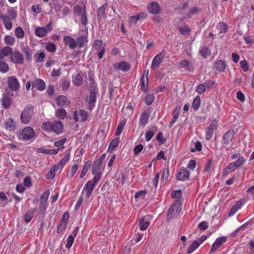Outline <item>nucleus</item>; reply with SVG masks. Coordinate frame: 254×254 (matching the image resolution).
I'll use <instances>...</instances> for the list:
<instances>
[{
  "mask_svg": "<svg viewBox=\"0 0 254 254\" xmlns=\"http://www.w3.org/2000/svg\"><path fill=\"white\" fill-rule=\"evenodd\" d=\"M226 237H221L216 239L213 244L212 245L211 249L210 250L211 253L215 252L217 249L219 248L223 243L226 241Z\"/></svg>",
  "mask_w": 254,
  "mask_h": 254,
  "instance_id": "nucleus-10",
  "label": "nucleus"
},
{
  "mask_svg": "<svg viewBox=\"0 0 254 254\" xmlns=\"http://www.w3.org/2000/svg\"><path fill=\"white\" fill-rule=\"evenodd\" d=\"M7 85L11 91H16L19 90L20 84L18 79L15 76H10L7 78Z\"/></svg>",
  "mask_w": 254,
  "mask_h": 254,
  "instance_id": "nucleus-3",
  "label": "nucleus"
},
{
  "mask_svg": "<svg viewBox=\"0 0 254 254\" xmlns=\"http://www.w3.org/2000/svg\"><path fill=\"white\" fill-rule=\"evenodd\" d=\"M96 99V92L94 91L91 92L89 97L87 98L88 103V109L91 110L95 106V103Z\"/></svg>",
  "mask_w": 254,
  "mask_h": 254,
  "instance_id": "nucleus-16",
  "label": "nucleus"
},
{
  "mask_svg": "<svg viewBox=\"0 0 254 254\" xmlns=\"http://www.w3.org/2000/svg\"><path fill=\"white\" fill-rule=\"evenodd\" d=\"M15 36L18 38H22L24 37V33L21 27H17L15 30Z\"/></svg>",
  "mask_w": 254,
  "mask_h": 254,
  "instance_id": "nucleus-46",
  "label": "nucleus"
},
{
  "mask_svg": "<svg viewBox=\"0 0 254 254\" xmlns=\"http://www.w3.org/2000/svg\"><path fill=\"white\" fill-rule=\"evenodd\" d=\"M69 159V154H66L64 156V158L60 160L59 163H60V166H62L63 167L65 164V163L68 161Z\"/></svg>",
  "mask_w": 254,
  "mask_h": 254,
  "instance_id": "nucleus-59",
  "label": "nucleus"
},
{
  "mask_svg": "<svg viewBox=\"0 0 254 254\" xmlns=\"http://www.w3.org/2000/svg\"><path fill=\"white\" fill-rule=\"evenodd\" d=\"M33 215L34 213L32 210H28L23 217L24 221L26 223H29L32 219Z\"/></svg>",
  "mask_w": 254,
  "mask_h": 254,
  "instance_id": "nucleus-33",
  "label": "nucleus"
},
{
  "mask_svg": "<svg viewBox=\"0 0 254 254\" xmlns=\"http://www.w3.org/2000/svg\"><path fill=\"white\" fill-rule=\"evenodd\" d=\"M245 159L242 156H239L238 159L234 162L230 163L223 171V175L225 176L229 174L236 169L244 164Z\"/></svg>",
  "mask_w": 254,
  "mask_h": 254,
  "instance_id": "nucleus-1",
  "label": "nucleus"
},
{
  "mask_svg": "<svg viewBox=\"0 0 254 254\" xmlns=\"http://www.w3.org/2000/svg\"><path fill=\"white\" fill-rule=\"evenodd\" d=\"M10 60L14 64H21L23 63L24 58L20 52L15 51L12 52L10 57Z\"/></svg>",
  "mask_w": 254,
  "mask_h": 254,
  "instance_id": "nucleus-5",
  "label": "nucleus"
},
{
  "mask_svg": "<svg viewBox=\"0 0 254 254\" xmlns=\"http://www.w3.org/2000/svg\"><path fill=\"white\" fill-rule=\"evenodd\" d=\"M87 39L84 36L80 35L77 38V44L79 47H82L87 42Z\"/></svg>",
  "mask_w": 254,
  "mask_h": 254,
  "instance_id": "nucleus-43",
  "label": "nucleus"
},
{
  "mask_svg": "<svg viewBox=\"0 0 254 254\" xmlns=\"http://www.w3.org/2000/svg\"><path fill=\"white\" fill-rule=\"evenodd\" d=\"M234 135V131L230 129L227 131L223 136L224 143L229 144L232 140Z\"/></svg>",
  "mask_w": 254,
  "mask_h": 254,
  "instance_id": "nucleus-15",
  "label": "nucleus"
},
{
  "mask_svg": "<svg viewBox=\"0 0 254 254\" xmlns=\"http://www.w3.org/2000/svg\"><path fill=\"white\" fill-rule=\"evenodd\" d=\"M4 41L7 45H12L15 42V38L10 35H6L5 36Z\"/></svg>",
  "mask_w": 254,
  "mask_h": 254,
  "instance_id": "nucleus-47",
  "label": "nucleus"
},
{
  "mask_svg": "<svg viewBox=\"0 0 254 254\" xmlns=\"http://www.w3.org/2000/svg\"><path fill=\"white\" fill-rule=\"evenodd\" d=\"M91 164V163L90 161H88L85 163V165H84L83 170L81 172V173L80 174V178H82L85 176V175L90 168Z\"/></svg>",
  "mask_w": 254,
  "mask_h": 254,
  "instance_id": "nucleus-35",
  "label": "nucleus"
},
{
  "mask_svg": "<svg viewBox=\"0 0 254 254\" xmlns=\"http://www.w3.org/2000/svg\"><path fill=\"white\" fill-rule=\"evenodd\" d=\"M80 22L84 26L86 25L87 24V18L85 10L83 11V14L81 15Z\"/></svg>",
  "mask_w": 254,
  "mask_h": 254,
  "instance_id": "nucleus-56",
  "label": "nucleus"
},
{
  "mask_svg": "<svg viewBox=\"0 0 254 254\" xmlns=\"http://www.w3.org/2000/svg\"><path fill=\"white\" fill-rule=\"evenodd\" d=\"M83 78L82 75L77 73L72 75V82L76 86H79L82 83Z\"/></svg>",
  "mask_w": 254,
  "mask_h": 254,
  "instance_id": "nucleus-24",
  "label": "nucleus"
},
{
  "mask_svg": "<svg viewBox=\"0 0 254 254\" xmlns=\"http://www.w3.org/2000/svg\"><path fill=\"white\" fill-rule=\"evenodd\" d=\"M182 190H174L171 193V196L174 198H180L181 196Z\"/></svg>",
  "mask_w": 254,
  "mask_h": 254,
  "instance_id": "nucleus-60",
  "label": "nucleus"
},
{
  "mask_svg": "<svg viewBox=\"0 0 254 254\" xmlns=\"http://www.w3.org/2000/svg\"><path fill=\"white\" fill-rule=\"evenodd\" d=\"M22 135L25 139H30L34 137L35 132L31 127H26L22 130Z\"/></svg>",
  "mask_w": 254,
  "mask_h": 254,
  "instance_id": "nucleus-7",
  "label": "nucleus"
},
{
  "mask_svg": "<svg viewBox=\"0 0 254 254\" xmlns=\"http://www.w3.org/2000/svg\"><path fill=\"white\" fill-rule=\"evenodd\" d=\"M5 126L6 128L11 130L14 128L13 120L12 118H9L6 122Z\"/></svg>",
  "mask_w": 254,
  "mask_h": 254,
  "instance_id": "nucleus-50",
  "label": "nucleus"
},
{
  "mask_svg": "<svg viewBox=\"0 0 254 254\" xmlns=\"http://www.w3.org/2000/svg\"><path fill=\"white\" fill-rule=\"evenodd\" d=\"M56 101L58 105L60 107L67 106L70 104L67 98L64 95L59 96L56 99Z\"/></svg>",
  "mask_w": 254,
  "mask_h": 254,
  "instance_id": "nucleus-14",
  "label": "nucleus"
},
{
  "mask_svg": "<svg viewBox=\"0 0 254 254\" xmlns=\"http://www.w3.org/2000/svg\"><path fill=\"white\" fill-rule=\"evenodd\" d=\"M12 52V49L10 47L6 46L0 50V56L3 58L9 55L11 56Z\"/></svg>",
  "mask_w": 254,
  "mask_h": 254,
  "instance_id": "nucleus-22",
  "label": "nucleus"
},
{
  "mask_svg": "<svg viewBox=\"0 0 254 254\" xmlns=\"http://www.w3.org/2000/svg\"><path fill=\"white\" fill-rule=\"evenodd\" d=\"M94 175L95 176L93 180H90L89 181H90L91 184H94V186H95L101 179V173H98Z\"/></svg>",
  "mask_w": 254,
  "mask_h": 254,
  "instance_id": "nucleus-55",
  "label": "nucleus"
},
{
  "mask_svg": "<svg viewBox=\"0 0 254 254\" xmlns=\"http://www.w3.org/2000/svg\"><path fill=\"white\" fill-rule=\"evenodd\" d=\"M0 102L2 107L5 109L9 108L12 104L11 98L6 94H3Z\"/></svg>",
  "mask_w": 254,
  "mask_h": 254,
  "instance_id": "nucleus-9",
  "label": "nucleus"
},
{
  "mask_svg": "<svg viewBox=\"0 0 254 254\" xmlns=\"http://www.w3.org/2000/svg\"><path fill=\"white\" fill-rule=\"evenodd\" d=\"M80 121L81 122L85 121L87 119V113L84 110H79L78 112Z\"/></svg>",
  "mask_w": 254,
  "mask_h": 254,
  "instance_id": "nucleus-49",
  "label": "nucleus"
},
{
  "mask_svg": "<svg viewBox=\"0 0 254 254\" xmlns=\"http://www.w3.org/2000/svg\"><path fill=\"white\" fill-rule=\"evenodd\" d=\"M119 142H120L119 138L117 137V138H115V139H114L109 144V147L108 148V151L109 152L113 151L116 147H117L118 146V145L119 144Z\"/></svg>",
  "mask_w": 254,
  "mask_h": 254,
  "instance_id": "nucleus-28",
  "label": "nucleus"
},
{
  "mask_svg": "<svg viewBox=\"0 0 254 254\" xmlns=\"http://www.w3.org/2000/svg\"><path fill=\"white\" fill-rule=\"evenodd\" d=\"M101 164L98 162H94L92 167V171L93 174L101 173L99 171L101 168Z\"/></svg>",
  "mask_w": 254,
  "mask_h": 254,
  "instance_id": "nucleus-36",
  "label": "nucleus"
},
{
  "mask_svg": "<svg viewBox=\"0 0 254 254\" xmlns=\"http://www.w3.org/2000/svg\"><path fill=\"white\" fill-rule=\"evenodd\" d=\"M107 6V4H104L101 7H100L98 9L97 13V20L98 21H100L102 17H105V9Z\"/></svg>",
  "mask_w": 254,
  "mask_h": 254,
  "instance_id": "nucleus-23",
  "label": "nucleus"
},
{
  "mask_svg": "<svg viewBox=\"0 0 254 254\" xmlns=\"http://www.w3.org/2000/svg\"><path fill=\"white\" fill-rule=\"evenodd\" d=\"M200 245L199 242L197 241H194L189 247L188 250V254H190L195 251Z\"/></svg>",
  "mask_w": 254,
  "mask_h": 254,
  "instance_id": "nucleus-32",
  "label": "nucleus"
},
{
  "mask_svg": "<svg viewBox=\"0 0 254 254\" xmlns=\"http://www.w3.org/2000/svg\"><path fill=\"white\" fill-rule=\"evenodd\" d=\"M9 66L5 62L3 61L0 62V72L6 73L9 70Z\"/></svg>",
  "mask_w": 254,
  "mask_h": 254,
  "instance_id": "nucleus-39",
  "label": "nucleus"
},
{
  "mask_svg": "<svg viewBox=\"0 0 254 254\" xmlns=\"http://www.w3.org/2000/svg\"><path fill=\"white\" fill-rule=\"evenodd\" d=\"M154 134L153 131L147 130L145 133V139L146 141H149L151 140Z\"/></svg>",
  "mask_w": 254,
  "mask_h": 254,
  "instance_id": "nucleus-64",
  "label": "nucleus"
},
{
  "mask_svg": "<svg viewBox=\"0 0 254 254\" xmlns=\"http://www.w3.org/2000/svg\"><path fill=\"white\" fill-rule=\"evenodd\" d=\"M69 83L67 80H64L60 82V87L63 91L67 90L69 88Z\"/></svg>",
  "mask_w": 254,
  "mask_h": 254,
  "instance_id": "nucleus-45",
  "label": "nucleus"
},
{
  "mask_svg": "<svg viewBox=\"0 0 254 254\" xmlns=\"http://www.w3.org/2000/svg\"><path fill=\"white\" fill-rule=\"evenodd\" d=\"M217 127V123L216 121H213L211 122L209 126L207 127L205 137L207 140H210L212 138L214 131L216 130Z\"/></svg>",
  "mask_w": 254,
  "mask_h": 254,
  "instance_id": "nucleus-6",
  "label": "nucleus"
},
{
  "mask_svg": "<svg viewBox=\"0 0 254 254\" xmlns=\"http://www.w3.org/2000/svg\"><path fill=\"white\" fill-rule=\"evenodd\" d=\"M69 218V215L68 213L65 212L63 215L62 220L61 221L60 224H61V225H62L63 227H65L67 223V221Z\"/></svg>",
  "mask_w": 254,
  "mask_h": 254,
  "instance_id": "nucleus-44",
  "label": "nucleus"
},
{
  "mask_svg": "<svg viewBox=\"0 0 254 254\" xmlns=\"http://www.w3.org/2000/svg\"><path fill=\"white\" fill-rule=\"evenodd\" d=\"M148 10L150 13L156 14L160 11V6L158 3L155 1L150 2L148 5Z\"/></svg>",
  "mask_w": 254,
  "mask_h": 254,
  "instance_id": "nucleus-12",
  "label": "nucleus"
},
{
  "mask_svg": "<svg viewBox=\"0 0 254 254\" xmlns=\"http://www.w3.org/2000/svg\"><path fill=\"white\" fill-rule=\"evenodd\" d=\"M200 11V9L198 7L194 6L191 8L189 10L188 17H190L192 15L196 14L197 13L199 12Z\"/></svg>",
  "mask_w": 254,
  "mask_h": 254,
  "instance_id": "nucleus-52",
  "label": "nucleus"
},
{
  "mask_svg": "<svg viewBox=\"0 0 254 254\" xmlns=\"http://www.w3.org/2000/svg\"><path fill=\"white\" fill-rule=\"evenodd\" d=\"M10 18L9 17H7L5 15H4L2 17V19H1L5 27L7 30L11 29L12 27V22L10 21Z\"/></svg>",
  "mask_w": 254,
  "mask_h": 254,
  "instance_id": "nucleus-25",
  "label": "nucleus"
},
{
  "mask_svg": "<svg viewBox=\"0 0 254 254\" xmlns=\"http://www.w3.org/2000/svg\"><path fill=\"white\" fill-rule=\"evenodd\" d=\"M57 116L60 119H64L66 116V112L64 109H58L56 111Z\"/></svg>",
  "mask_w": 254,
  "mask_h": 254,
  "instance_id": "nucleus-38",
  "label": "nucleus"
},
{
  "mask_svg": "<svg viewBox=\"0 0 254 254\" xmlns=\"http://www.w3.org/2000/svg\"><path fill=\"white\" fill-rule=\"evenodd\" d=\"M148 77H146V80H145L144 78V75H143L141 79V89L144 92H146L148 89Z\"/></svg>",
  "mask_w": 254,
  "mask_h": 254,
  "instance_id": "nucleus-37",
  "label": "nucleus"
},
{
  "mask_svg": "<svg viewBox=\"0 0 254 254\" xmlns=\"http://www.w3.org/2000/svg\"><path fill=\"white\" fill-rule=\"evenodd\" d=\"M200 105V98L199 96H197L193 100L192 102V108L194 110H196L198 109Z\"/></svg>",
  "mask_w": 254,
  "mask_h": 254,
  "instance_id": "nucleus-41",
  "label": "nucleus"
},
{
  "mask_svg": "<svg viewBox=\"0 0 254 254\" xmlns=\"http://www.w3.org/2000/svg\"><path fill=\"white\" fill-rule=\"evenodd\" d=\"M189 171L186 169L182 168L178 173L177 178L179 181H185L189 179Z\"/></svg>",
  "mask_w": 254,
  "mask_h": 254,
  "instance_id": "nucleus-8",
  "label": "nucleus"
},
{
  "mask_svg": "<svg viewBox=\"0 0 254 254\" xmlns=\"http://www.w3.org/2000/svg\"><path fill=\"white\" fill-rule=\"evenodd\" d=\"M166 54V52L165 50H162L158 54L156 55L154 58L152 64L151 65V68L154 69L157 67H158L162 61L165 55Z\"/></svg>",
  "mask_w": 254,
  "mask_h": 254,
  "instance_id": "nucleus-4",
  "label": "nucleus"
},
{
  "mask_svg": "<svg viewBox=\"0 0 254 254\" xmlns=\"http://www.w3.org/2000/svg\"><path fill=\"white\" fill-rule=\"evenodd\" d=\"M169 175V169L168 166L164 168L162 172V179L163 180H167Z\"/></svg>",
  "mask_w": 254,
  "mask_h": 254,
  "instance_id": "nucleus-61",
  "label": "nucleus"
},
{
  "mask_svg": "<svg viewBox=\"0 0 254 254\" xmlns=\"http://www.w3.org/2000/svg\"><path fill=\"white\" fill-rule=\"evenodd\" d=\"M42 128L48 131H52V129L53 128V123L51 122H45L43 123L42 126Z\"/></svg>",
  "mask_w": 254,
  "mask_h": 254,
  "instance_id": "nucleus-40",
  "label": "nucleus"
},
{
  "mask_svg": "<svg viewBox=\"0 0 254 254\" xmlns=\"http://www.w3.org/2000/svg\"><path fill=\"white\" fill-rule=\"evenodd\" d=\"M34 114V107L32 105L27 106L22 111L20 120L23 124H28Z\"/></svg>",
  "mask_w": 254,
  "mask_h": 254,
  "instance_id": "nucleus-2",
  "label": "nucleus"
},
{
  "mask_svg": "<svg viewBox=\"0 0 254 254\" xmlns=\"http://www.w3.org/2000/svg\"><path fill=\"white\" fill-rule=\"evenodd\" d=\"M118 68L123 71H127L130 69V66L127 62H123L118 64Z\"/></svg>",
  "mask_w": 254,
  "mask_h": 254,
  "instance_id": "nucleus-30",
  "label": "nucleus"
},
{
  "mask_svg": "<svg viewBox=\"0 0 254 254\" xmlns=\"http://www.w3.org/2000/svg\"><path fill=\"white\" fill-rule=\"evenodd\" d=\"M178 29L179 31L180 34L183 35H186L190 31V29L186 26H180L178 28Z\"/></svg>",
  "mask_w": 254,
  "mask_h": 254,
  "instance_id": "nucleus-48",
  "label": "nucleus"
},
{
  "mask_svg": "<svg viewBox=\"0 0 254 254\" xmlns=\"http://www.w3.org/2000/svg\"><path fill=\"white\" fill-rule=\"evenodd\" d=\"M47 207V203L46 202L40 201L39 210L42 214H45L46 208Z\"/></svg>",
  "mask_w": 254,
  "mask_h": 254,
  "instance_id": "nucleus-54",
  "label": "nucleus"
},
{
  "mask_svg": "<svg viewBox=\"0 0 254 254\" xmlns=\"http://www.w3.org/2000/svg\"><path fill=\"white\" fill-rule=\"evenodd\" d=\"M214 68L218 72H221L225 69L226 64L221 60H218L214 63Z\"/></svg>",
  "mask_w": 254,
  "mask_h": 254,
  "instance_id": "nucleus-20",
  "label": "nucleus"
},
{
  "mask_svg": "<svg viewBox=\"0 0 254 254\" xmlns=\"http://www.w3.org/2000/svg\"><path fill=\"white\" fill-rule=\"evenodd\" d=\"M49 190L45 191L41 196L40 201L47 202L49 196Z\"/></svg>",
  "mask_w": 254,
  "mask_h": 254,
  "instance_id": "nucleus-53",
  "label": "nucleus"
},
{
  "mask_svg": "<svg viewBox=\"0 0 254 254\" xmlns=\"http://www.w3.org/2000/svg\"><path fill=\"white\" fill-rule=\"evenodd\" d=\"M52 131L55 132L56 133L59 134L62 132L63 125L61 122L56 121L53 122V127Z\"/></svg>",
  "mask_w": 254,
  "mask_h": 254,
  "instance_id": "nucleus-19",
  "label": "nucleus"
},
{
  "mask_svg": "<svg viewBox=\"0 0 254 254\" xmlns=\"http://www.w3.org/2000/svg\"><path fill=\"white\" fill-rule=\"evenodd\" d=\"M240 64L244 71H247L249 70V68L247 62L246 60L241 61Z\"/></svg>",
  "mask_w": 254,
  "mask_h": 254,
  "instance_id": "nucleus-63",
  "label": "nucleus"
},
{
  "mask_svg": "<svg viewBox=\"0 0 254 254\" xmlns=\"http://www.w3.org/2000/svg\"><path fill=\"white\" fill-rule=\"evenodd\" d=\"M210 55V50L207 47H204L201 50V55L204 58H206Z\"/></svg>",
  "mask_w": 254,
  "mask_h": 254,
  "instance_id": "nucleus-62",
  "label": "nucleus"
},
{
  "mask_svg": "<svg viewBox=\"0 0 254 254\" xmlns=\"http://www.w3.org/2000/svg\"><path fill=\"white\" fill-rule=\"evenodd\" d=\"M64 41L70 49H73L77 46V43L75 40L69 36H65L64 37Z\"/></svg>",
  "mask_w": 254,
  "mask_h": 254,
  "instance_id": "nucleus-17",
  "label": "nucleus"
},
{
  "mask_svg": "<svg viewBox=\"0 0 254 254\" xmlns=\"http://www.w3.org/2000/svg\"><path fill=\"white\" fill-rule=\"evenodd\" d=\"M94 187V184H91L90 181H88L82 190V193L85 192L86 196L88 198L90 196Z\"/></svg>",
  "mask_w": 254,
  "mask_h": 254,
  "instance_id": "nucleus-18",
  "label": "nucleus"
},
{
  "mask_svg": "<svg viewBox=\"0 0 254 254\" xmlns=\"http://www.w3.org/2000/svg\"><path fill=\"white\" fill-rule=\"evenodd\" d=\"M35 35L39 37H44L47 34V30L44 27H38L35 29Z\"/></svg>",
  "mask_w": 254,
  "mask_h": 254,
  "instance_id": "nucleus-21",
  "label": "nucleus"
},
{
  "mask_svg": "<svg viewBox=\"0 0 254 254\" xmlns=\"http://www.w3.org/2000/svg\"><path fill=\"white\" fill-rule=\"evenodd\" d=\"M149 117V116L148 114L145 112L142 113L140 115L139 120L140 125L145 126L147 124Z\"/></svg>",
  "mask_w": 254,
  "mask_h": 254,
  "instance_id": "nucleus-27",
  "label": "nucleus"
},
{
  "mask_svg": "<svg viewBox=\"0 0 254 254\" xmlns=\"http://www.w3.org/2000/svg\"><path fill=\"white\" fill-rule=\"evenodd\" d=\"M22 51L24 52L26 59L30 61L32 59V52L31 49H29L28 46L24 47L22 49Z\"/></svg>",
  "mask_w": 254,
  "mask_h": 254,
  "instance_id": "nucleus-29",
  "label": "nucleus"
},
{
  "mask_svg": "<svg viewBox=\"0 0 254 254\" xmlns=\"http://www.w3.org/2000/svg\"><path fill=\"white\" fill-rule=\"evenodd\" d=\"M7 15L6 16L9 17L12 20L15 19L16 17V12L14 10L13 8H9L7 11Z\"/></svg>",
  "mask_w": 254,
  "mask_h": 254,
  "instance_id": "nucleus-42",
  "label": "nucleus"
},
{
  "mask_svg": "<svg viewBox=\"0 0 254 254\" xmlns=\"http://www.w3.org/2000/svg\"><path fill=\"white\" fill-rule=\"evenodd\" d=\"M154 97L153 95H147L145 98V102L147 105H151L153 102Z\"/></svg>",
  "mask_w": 254,
  "mask_h": 254,
  "instance_id": "nucleus-57",
  "label": "nucleus"
},
{
  "mask_svg": "<svg viewBox=\"0 0 254 254\" xmlns=\"http://www.w3.org/2000/svg\"><path fill=\"white\" fill-rule=\"evenodd\" d=\"M34 87L39 91H43L46 88V84L43 80L37 78L32 83V88Z\"/></svg>",
  "mask_w": 254,
  "mask_h": 254,
  "instance_id": "nucleus-11",
  "label": "nucleus"
},
{
  "mask_svg": "<svg viewBox=\"0 0 254 254\" xmlns=\"http://www.w3.org/2000/svg\"><path fill=\"white\" fill-rule=\"evenodd\" d=\"M45 57V54L43 52L39 53H35L34 55V58L36 63H41L43 62Z\"/></svg>",
  "mask_w": 254,
  "mask_h": 254,
  "instance_id": "nucleus-31",
  "label": "nucleus"
},
{
  "mask_svg": "<svg viewBox=\"0 0 254 254\" xmlns=\"http://www.w3.org/2000/svg\"><path fill=\"white\" fill-rule=\"evenodd\" d=\"M150 224V222L148 221H144V218H141L140 219L139 226V228L141 230L144 231L145 230L147 227L149 226Z\"/></svg>",
  "mask_w": 254,
  "mask_h": 254,
  "instance_id": "nucleus-34",
  "label": "nucleus"
},
{
  "mask_svg": "<svg viewBox=\"0 0 254 254\" xmlns=\"http://www.w3.org/2000/svg\"><path fill=\"white\" fill-rule=\"evenodd\" d=\"M46 49L50 52L54 53L56 50V46L53 43H49L46 46Z\"/></svg>",
  "mask_w": 254,
  "mask_h": 254,
  "instance_id": "nucleus-51",
  "label": "nucleus"
},
{
  "mask_svg": "<svg viewBox=\"0 0 254 254\" xmlns=\"http://www.w3.org/2000/svg\"><path fill=\"white\" fill-rule=\"evenodd\" d=\"M189 65H190L189 62H188V61H187L186 59L183 60L180 63V66L182 68H185L189 69V68H190Z\"/></svg>",
  "mask_w": 254,
  "mask_h": 254,
  "instance_id": "nucleus-58",
  "label": "nucleus"
},
{
  "mask_svg": "<svg viewBox=\"0 0 254 254\" xmlns=\"http://www.w3.org/2000/svg\"><path fill=\"white\" fill-rule=\"evenodd\" d=\"M181 107H176L175 110L173 111L172 115H173V120L170 123V126H172L176 121L177 119L179 116V114L180 113Z\"/></svg>",
  "mask_w": 254,
  "mask_h": 254,
  "instance_id": "nucleus-26",
  "label": "nucleus"
},
{
  "mask_svg": "<svg viewBox=\"0 0 254 254\" xmlns=\"http://www.w3.org/2000/svg\"><path fill=\"white\" fill-rule=\"evenodd\" d=\"M214 84L215 81H211L208 83H205L204 84H199L196 87L195 91L197 92L198 94H201L205 92L206 88H208Z\"/></svg>",
  "mask_w": 254,
  "mask_h": 254,
  "instance_id": "nucleus-13",
  "label": "nucleus"
}]
</instances>
